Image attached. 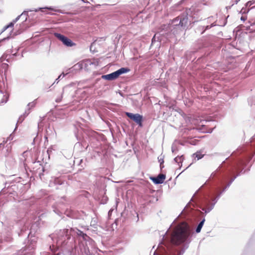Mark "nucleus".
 <instances>
[{
	"mask_svg": "<svg viewBox=\"0 0 255 255\" xmlns=\"http://www.w3.org/2000/svg\"><path fill=\"white\" fill-rule=\"evenodd\" d=\"M171 150H172V152H174L175 151V148H174V147L173 146H172Z\"/></svg>",
	"mask_w": 255,
	"mask_h": 255,
	"instance_id": "17",
	"label": "nucleus"
},
{
	"mask_svg": "<svg viewBox=\"0 0 255 255\" xmlns=\"http://www.w3.org/2000/svg\"><path fill=\"white\" fill-rule=\"evenodd\" d=\"M240 0H236V3L237 4Z\"/></svg>",
	"mask_w": 255,
	"mask_h": 255,
	"instance_id": "21",
	"label": "nucleus"
},
{
	"mask_svg": "<svg viewBox=\"0 0 255 255\" xmlns=\"http://www.w3.org/2000/svg\"><path fill=\"white\" fill-rule=\"evenodd\" d=\"M112 210H110V211H109V214H110V213H111V212H112Z\"/></svg>",
	"mask_w": 255,
	"mask_h": 255,
	"instance_id": "23",
	"label": "nucleus"
},
{
	"mask_svg": "<svg viewBox=\"0 0 255 255\" xmlns=\"http://www.w3.org/2000/svg\"><path fill=\"white\" fill-rule=\"evenodd\" d=\"M159 161L160 162V165L163 163V160L162 159H159Z\"/></svg>",
	"mask_w": 255,
	"mask_h": 255,
	"instance_id": "15",
	"label": "nucleus"
},
{
	"mask_svg": "<svg viewBox=\"0 0 255 255\" xmlns=\"http://www.w3.org/2000/svg\"><path fill=\"white\" fill-rule=\"evenodd\" d=\"M190 234V231L186 223L178 225L174 230L171 236V242L175 245L184 243Z\"/></svg>",
	"mask_w": 255,
	"mask_h": 255,
	"instance_id": "1",
	"label": "nucleus"
},
{
	"mask_svg": "<svg viewBox=\"0 0 255 255\" xmlns=\"http://www.w3.org/2000/svg\"><path fill=\"white\" fill-rule=\"evenodd\" d=\"M48 9V7H43V8H40L39 9Z\"/></svg>",
	"mask_w": 255,
	"mask_h": 255,
	"instance_id": "19",
	"label": "nucleus"
},
{
	"mask_svg": "<svg viewBox=\"0 0 255 255\" xmlns=\"http://www.w3.org/2000/svg\"><path fill=\"white\" fill-rule=\"evenodd\" d=\"M81 0L83 1V2H85V1L84 0Z\"/></svg>",
	"mask_w": 255,
	"mask_h": 255,
	"instance_id": "26",
	"label": "nucleus"
},
{
	"mask_svg": "<svg viewBox=\"0 0 255 255\" xmlns=\"http://www.w3.org/2000/svg\"><path fill=\"white\" fill-rule=\"evenodd\" d=\"M55 36L62 42L63 44L67 47H72L76 45L70 39L58 33H55Z\"/></svg>",
	"mask_w": 255,
	"mask_h": 255,
	"instance_id": "4",
	"label": "nucleus"
},
{
	"mask_svg": "<svg viewBox=\"0 0 255 255\" xmlns=\"http://www.w3.org/2000/svg\"><path fill=\"white\" fill-rule=\"evenodd\" d=\"M241 19L244 21L246 20V18L242 16L241 17Z\"/></svg>",
	"mask_w": 255,
	"mask_h": 255,
	"instance_id": "18",
	"label": "nucleus"
},
{
	"mask_svg": "<svg viewBox=\"0 0 255 255\" xmlns=\"http://www.w3.org/2000/svg\"><path fill=\"white\" fill-rule=\"evenodd\" d=\"M179 158H180V157H176L175 158H174V161L176 162H178V159Z\"/></svg>",
	"mask_w": 255,
	"mask_h": 255,
	"instance_id": "14",
	"label": "nucleus"
},
{
	"mask_svg": "<svg viewBox=\"0 0 255 255\" xmlns=\"http://www.w3.org/2000/svg\"><path fill=\"white\" fill-rule=\"evenodd\" d=\"M25 15H26V14L25 13H22L20 16H18L16 18H15L14 20H13L12 22H10L8 25H7L6 27V28L13 27L14 25V24L16 22L17 19L19 18V17L23 16H25Z\"/></svg>",
	"mask_w": 255,
	"mask_h": 255,
	"instance_id": "7",
	"label": "nucleus"
},
{
	"mask_svg": "<svg viewBox=\"0 0 255 255\" xmlns=\"http://www.w3.org/2000/svg\"><path fill=\"white\" fill-rule=\"evenodd\" d=\"M213 207H214V205L213 206V207L211 209L208 210V212H210L213 208Z\"/></svg>",
	"mask_w": 255,
	"mask_h": 255,
	"instance_id": "20",
	"label": "nucleus"
},
{
	"mask_svg": "<svg viewBox=\"0 0 255 255\" xmlns=\"http://www.w3.org/2000/svg\"><path fill=\"white\" fill-rule=\"evenodd\" d=\"M129 70L127 68H121L117 71L107 75L102 76V78L107 80L111 81L117 79L120 75L128 72Z\"/></svg>",
	"mask_w": 255,
	"mask_h": 255,
	"instance_id": "3",
	"label": "nucleus"
},
{
	"mask_svg": "<svg viewBox=\"0 0 255 255\" xmlns=\"http://www.w3.org/2000/svg\"><path fill=\"white\" fill-rule=\"evenodd\" d=\"M150 179L155 184H162L165 179V175L162 174H159L157 177H150Z\"/></svg>",
	"mask_w": 255,
	"mask_h": 255,
	"instance_id": "6",
	"label": "nucleus"
},
{
	"mask_svg": "<svg viewBox=\"0 0 255 255\" xmlns=\"http://www.w3.org/2000/svg\"><path fill=\"white\" fill-rule=\"evenodd\" d=\"M193 155L194 156H195V157L197 158V160H199V159H201L204 156V154H201V153L200 152H197L193 154Z\"/></svg>",
	"mask_w": 255,
	"mask_h": 255,
	"instance_id": "10",
	"label": "nucleus"
},
{
	"mask_svg": "<svg viewBox=\"0 0 255 255\" xmlns=\"http://www.w3.org/2000/svg\"><path fill=\"white\" fill-rule=\"evenodd\" d=\"M9 98V95L8 94H5L3 95L2 98L1 100V101L0 102V104H4L6 103Z\"/></svg>",
	"mask_w": 255,
	"mask_h": 255,
	"instance_id": "8",
	"label": "nucleus"
},
{
	"mask_svg": "<svg viewBox=\"0 0 255 255\" xmlns=\"http://www.w3.org/2000/svg\"><path fill=\"white\" fill-rule=\"evenodd\" d=\"M156 35L157 34H155L154 36H153V37L152 38V44L153 43L154 41H155L156 40Z\"/></svg>",
	"mask_w": 255,
	"mask_h": 255,
	"instance_id": "13",
	"label": "nucleus"
},
{
	"mask_svg": "<svg viewBox=\"0 0 255 255\" xmlns=\"http://www.w3.org/2000/svg\"><path fill=\"white\" fill-rule=\"evenodd\" d=\"M62 76V78H63V77H64V75L63 74V76H62V74H61L60 75H59V77H58V78L56 79L55 81L54 82V83H53V84H54L56 82H57V83H58V80L59 79L61 78Z\"/></svg>",
	"mask_w": 255,
	"mask_h": 255,
	"instance_id": "12",
	"label": "nucleus"
},
{
	"mask_svg": "<svg viewBox=\"0 0 255 255\" xmlns=\"http://www.w3.org/2000/svg\"><path fill=\"white\" fill-rule=\"evenodd\" d=\"M173 27L171 31L174 34H178L183 32V30L186 29L188 25V18L186 17L183 18H179L178 17L174 19L172 21Z\"/></svg>",
	"mask_w": 255,
	"mask_h": 255,
	"instance_id": "2",
	"label": "nucleus"
},
{
	"mask_svg": "<svg viewBox=\"0 0 255 255\" xmlns=\"http://www.w3.org/2000/svg\"><path fill=\"white\" fill-rule=\"evenodd\" d=\"M77 234L79 236H82L84 240H86V238L87 237V235L83 233L82 231L78 230Z\"/></svg>",
	"mask_w": 255,
	"mask_h": 255,
	"instance_id": "11",
	"label": "nucleus"
},
{
	"mask_svg": "<svg viewBox=\"0 0 255 255\" xmlns=\"http://www.w3.org/2000/svg\"><path fill=\"white\" fill-rule=\"evenodd\" d=\"M119 94L121 96H122V97L123 96V95L121 92H119Z\"/></svg>",
	"mask_w": 255,
	"mask_h": 255,
	"instance_id": "22",
	"label": "nucleus"
},
{
	"mask_svg": "<svg viewBox=\"0 0 255 255\" xmlns=\"http://www.w3.org/2000/svg\"><path fill=\"white\" fill-rule=\"evenodd\" d=\"M205 220L204 219H203V220H202L200 222V223L198 224V226H197V228H196V232L197 233H199V232H200L201 230V229H202V227H203V225H204V222H205Z\"/></svg>",
	"mask_w": 255,
	"mask_h": 255,
	"instance_id": "9",
	"label": "nucleus"
},
{
	"mask_svg": "<svg viewBox=\"0 0 255 255\" xmlns=\"http://www.w3.org/2000/svg\"><path fill=\"white\" fill-rule=\"evenodd\" d=\"M48 9H49V11L50 10L52 9L49 7Z\"/></svg>",
	"mask_w": 255,
	"mask_h": 255,
	"instance_id": "24",
	"label": "nucleus"
},
{
	"mask_svg": "<svg viewBox=\"0 0 255 255\" xmlns=\"http://www.w3.org/2000/svg\"><path fill=\"white\" fill-rule=\"evenodd\" d=\"M235 178H236V177H235L234 178H233V179H232V180L231 181L230 183L228 184V186H230V185L231 184V183H232V182L234 180V179H235Z\"/></svg>",
	"mask_w": 255,
	"mask_h": 255,
	"instance_id": "16",
	"label": "nucleus"
},
{
	"mask_svg": "<svg viewBox=\"0 0 255 255\" xmlns=\"http://www.w3.org/2000/svg\"><path fill=\"white\" fill-rule=\"evenodd\" d=\"M126 115L130 119L133 120L140 127L142 126V116L138 114H132L129 112H126Z\"/></svg>",
	"mask_w": 255,
	"mask_h": 255,
	"instance_id": "5",
	"label": "nucleus"
},
{
	"mask_svg": "<svg viewBox=\"0 0 255 255\" xmlns=\"http://www.w3.org/2000/svg\"><path fill=\"white\" fill-rule=\"evenodd\" d=\"M1 41H0V47L1 46Z\"/></svg>",
	"mask_w": 255,
	"mask_h": 255,
	"instance_id": "25",
	"label": "nucleus"
}]
</instances>
